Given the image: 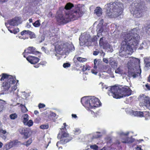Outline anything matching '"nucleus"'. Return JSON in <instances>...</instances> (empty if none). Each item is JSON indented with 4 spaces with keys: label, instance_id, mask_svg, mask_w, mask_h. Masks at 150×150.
Returning a JSON list of instances; mask_svg holds the SVG:
<instances>
[{
    "label": "nucleus",
    "instance_id": "nucleus-45",
    "mask_svg": "<svg viewBox=\"0 0 150 150\" xmlns=\"http://www.w3.org/2000/svg\"><path fill=\"white\" fill-rule=\"evenodd\" d=\"M74 132L75 134H78L81 133V131L79 128H76L74 130Z\"/></svg>",
    "mask_w": 150,
    "mask_h": 150
},
{
    "label": "nucleus",
    "instance_id": "nucleus-5",
    "mask_svg": "<svg viewBox=\"0 0 150 150\" xmlns=\"http://www.w3.org/2000/svg\"><path fill=\"white\" fill-rule=\"evenodd\" d=\"M81 102L82 105L88 110H90L92 114L94 112L92 110L101 105L100 100L94 96L83 97L81 98Z\"/></svg>",
    "mask_w": 150,
    "mask_h": 150
},
{
    "label": "nucleus",
    "instance_id": "nucleus-49",
    "mask_svg": "<svg viewBox=\"0 0 150 150\" xmlns=\"http://www.w3.org/2000/svg\"><path fill=\"white\" fill-rule=\"evenodd\" d=\"M90 147L91 149L95 150H98V146L95 144L91 145Z\"/></svg>",
    "mask_w": 150,
    "mask_h": 150
},
{
    "label": "nucleus",
    "instance_id": "nucleus-1",
    "mask_svg": "<svg viewBox=\"0 0 150 150\" xmlns=\"http://www.w3.org/2000/svg\"><path fill=\"white\" fill-rule=\"evenodd\" d=\"M139 31L138 28H135L122 34L119 56L128 57V55L133 52V49L137 48L140 38L138 34Z\"/></svg>",
    "mask_w": 150,
    "mask_h": 150
},
{
    "label": "nucleus",
    "instance_id": "nucleus-6",
    "mask_svg": "<svg viewBox=\"0 0 150 150\" xmlns=\"http://www.w3.org/2000/svg\"><path fill=\"white\" fill-rule=\"evenodd\" d=\"M55 49L57 54L55 56L58 57V60L61 57V55L68 53L69 52L74 51L75 48L71 42L70 44L68 43H64L61 45H57L55 47Z\"/></svg>",
    "mask_w": 150,
    "mask_h": 150
},
{
    "label": "nucleus",
    "instance_id": "nucleus-28",
    "mask_svg": "<svg viewBox=\"0 0 150 150\" xmlns=\"http://www.w3.org/2000/svg\"><path fill=\"white\" fill-rule=\"evenodd\" d=\"M109 63L112 67L115 68L117 65V63L114 61L112 58H110Z\"/></svg>",
    "mask_w": 150,
    "mask_h": 150
},
{
    "label": "nucleus",
    "instance_id": "nucleus-51",
    "mask_svg": "<svg viewBox=\"0 0 150 150\" xmlns=\"http://www.w3.org/2000/svg\"><path fill=\"white\" fill-rule=\"evenodd\" d=\"M90 69V67H87V66H84V65L83 66V68H82V70L83 71H85L87 70H89Z\"/></svg>",
    "mask_w": 150,
    "mask_h": 150
},
{
    "label": "nucleus",
    "instance_id": "nucleus-57",
    "mask_svg": "<svg viewBox=\"0 0 150 150\" xmlns=\"http://www.w3.org/2000/svg\"><path fill=\"white\" fill-rule=\"evenodd\" d=\"M103 61L104 62H105V63L107 64H108L109 62L108 60L106 58H103Z\"/></svg>",
    "mask_w": 150,
    "mask_h": 150
},
{
    "label": "nucleus",
    "instance_id": "nucleus-31",
    "mask_svg": "<svg viewBox=\"0 0 150 150\" xmlns=\"http://www.w3.org/2000/svg\"><path fill=\"white\" fill-rule=\"evenodd\" d=\"M6 104L5 101L0 99V112L2 111L3 108Z\"/></svg>",
    "mask_w": 150,
    "mask_h": 150
},
{
    "label": "nucleus",
    "instance_id": "nucleus-30",
    "mask_svg": "<svg viewBox=\"0 0 150 150\" xmlns=\"http://www.w3.org/2000/svg\"><path fill=\"white\" fill-rule=\"evenodd\" d=\"M74 7V5L73 4L71 3H68L66 4L64 8V9H71Z\"/></svg>",
    "mask_w": 150,
    "mask_h": 150
},
{
    "label": "nucleus",
    "instance_id": "nucleus-61",
    "mask_svg": "<svg viewBox=\"0 0 150 150\" xmlns=\"http://www.w3.org/2000/svg\"><path fill=\"white\" fill-rule=\"evenodd\" d=\"M5 25L8 28V30L11 33H13V30H11L9 28V27L8 26V24L7 23H5Z\"/></svg>",
    "mask_w": 150,
    "mask_h": 150
},
{
    "label": "nucleus",
    "instance_id": "nucleus-14",
    "mask_svg": "<svg viewBox=\"0 0 150 150\" xmlns=\"http://www.w3.org/2000/svg\"><path fill=\"white\" fill-rule=\"evenodd\" d=\"M20 133L24 136V137L26 139L28 138L34 131L31 130L29 128L21 127L19 129Z\"/></svg>",
    "mask_w": 150,
    "mask_h": 150
},
{
    "label": "nucleus",
    "instance_id": "nucleus-47",
    "mask_svg": "<svg viewBox=\"0 0 150 150\" xmlns=\"http://www.w3.org/2000/svg\"><path fill=\"white\" fill-rule=\"evenodd\" d=\"M145 66L144 67V69L145 70H147L149 69H150V63H145Z\"/></svg>",
    "mask_w": 150,
    "mask_h": 150
},
{
    "label": "nucleus",
    "instance_id": "nucleus-37",
    "mask_svg": "<svg viewBox=\"0 0 150 150\" xmlns=\"http://www.w3.org/2000/svg\"><path fill=\"white\" fill-rule=\"evenodd\" d=\"M129 132H128L126 133H124L122 131H119L117 132V134L118 135L122 136H127L128 135Z\"/></svg>",
    "mask_w": 150,
    "mask_h": 150
},
{
    "label": "nucleus",
    "instance_id": "nucleus-38",
    "mask_svg": "<svg viewBox=\"0 0 150 150\" xmlns=\"http://www.w3.org/2000/svg\"><path fill=\"white\" fill-rule=\"evenodd\" d=\"M77 59L79 61L81 62H86L87 60V59L86 58H83L80 57H77Z\"/></svg>",
    "mask_w": 150,
    "mask_h": 150
},
{
    "label": "nucleus",
    "instance_id": "nucleus-46",
    "mask_svg": "<svg viewBox=\"0 0 150 150\" xmlns=\"http://www.w3.org/2000/svg\"><path fill=\"white\" fill-rule=\"evenodd\" d=\"M17 116L16 114L14 113L10 115V117L11 119H15L17 117Z\"/></svg>",
    "mask_w": 150,
    "mask_h": 150
},
{
    "label": "nucleus",
    "instance_id": "nucleus-50",
    "mask_svg": "<svg viewBox=\"0 0 150 150\" xmlns=\"http://www.w3.org/2000/svg\"><path fill=\"white\" fill-rule=\"evenodd\" d=\"M75 7L77 8V9H80L81 8H84V5L83 4H79L75 6Z\"/></svg>",
    "mask_w": 150,
    "mask_h": 150
},
{
    "label": "nucleus",
    "instance_id": "nucleus-10",
    "mask_svg": "<svg viewBox=\"0 0 150 150\" xmlns=\"http://www.w3.org/2000/svg\"><path fill=\"white\" fill-rule=\"evenodd\" d=\"M128 109H126L127 113L131 115H134L139 117H145L146 119H148L150 118V113L148 112H141L134 111L130 110L128 111Z\"/></svg>",
    "mask_w": 150,
    "mask_h": 150
},
{
    "label": "nucleus",
    "instance_id": "nucleus-34",
    "mask_svg": "<svg viewBox=\"0 0 150 150\" xmlns=\"http://www.w3.org/2000/svg\"><path fill=\"white\" fill-rule=\"evenodd\" d=\"M23 122L24 124L27 122L28 120V116L27 114H25L23 116Z\"/></svg>",
    "mask_w": 150,
    "mask_h": 150
},
{
    "label": "nucleus",
    "instance_id": "nucleus-7",
    "mask_svg": "<svg viewBox=\"0 0 150 150\" xmlns=\"http://www.w3.org/2000/svg\"><path fill=\"white\" fill-rule=\"evenodd\" d=\"M62 132H60L58 135L57 137L58 139H61L59 142H57L56 146L59 147V145L61 144H65L71 140L72 138L69 137V134L63 131L62 129H61Z\"/></svg>",
    "mask_w": 150,
    "mask_h": 150
},
{
    "label": "nucleus",
    "instance_id": "nucleus-53",
    "mask_svg": "<svg viewBox=\"0 0 150 150\" xmlns=\"http://www.w3.org/2000/svg\"><path fill=\"white\" fill-rule=\"evenodd\" d=\"M17 88V86L16 85H14L12 86L11 88V93L13 92V94L14 93V91L16 90Z\"/></svg>",
    "mask_w": 150,
    "mask_h": 150
},
{
    "label": "nucleus",
    "instance_id": "nucleus-36",
    "mask_svg": "<svg viewBox=\"0 0 150 150\" xmlns=\"http://www.w3.org/2000/svg\"><path fill=\"white\" fill-rule=\"evenodd\" d=\"M8 76L6 74H2V75H0V81H2L5 80Z\"/></svg>",
    "mask_w": 150,
    "mask_h": 150
},
{
    "label": "nucleus",
    "instance_id": "nucleus-59",
    "mask_svg": "<svg viewBox=\"0 0 150 150\" xmlns=\"http://www.w3.org/2000/svg\"><path fill=\"white\" fill-rule=\"evenodd\" d=\"M91 72L93 74H94L95 75H96L97 74V72L96 71V69H92L91 70Z\"/></svg>",
    "mask_w": 150,
    "mask_h": 150
},
{
    "label": "nucleus",
    "instance_id": "nucleus-60",
    "mask_svg": "<svg viewBox=\"0 0 150 150\" xmlns=\"http://www.w3.org/2000/svg\"><path fill=\"white\" fill-rule=\"evenodd\" d=\"M146 32L149 34H150V28L147 27L146 28Z\"/></svg>",
    "mask_w": 150,
    "mask_h": 150
},
{
    "label": "nucleus",
    "instance_id": "nucleus-4",
    "mask_svg": "<svg viewBox=\"0 0 150 150\" xmlns=\"http://www.w3.org/2000/svg\"><path fill=\"white\" fill-rule=\"evenodd\" d=\"M127 67L128 68L129 74L130 77L134 78L140 75L141 70L139 66V60L137 58L130 57L127 59Z\"/></svg>",
    "mask_w": 150,
    "mask_h": 150
},
{
    "label": "nucleus",
    "instance_id": "nucleus-13",
    "mask_svg": "<svg viewBox=\"0 0 150 150\" xmlns=\"http://www.w3.org/2000/svg\"><path fill=\"white\" fill-rule=\"evenodd\" d=\"M96 39L97 38L96 36L91 39L90 35L88 34L81 35L79 38L80 44L81 45H83L90 41L94 42Z\"/></svg>",
    "mask_w": 150,
    "mask_h": 150
},
{
    "label": "nucleus",
    "instance_id": "nucleus-42",
    "mask_svg": "<svg viewBox=\"0 0 150 150\" xmlns=\"http://www.w3.org/2000/svg\"><path fill=\"white\" fill-rule=\"evenodd\" d=\"M49 127V125L47 124H46L40 125V128L42 129H48Z\"/></svg>",
    "mask_w": 150,
    "mask_h": 150
},
{
    "label": "nucleus",
    "instance_id": "nucleus-8",
    "mask_svg": "<svg viewBox=\"0 0 150 150\" xmlns=\"http://www.w3.org/2000/svg\"><path fill=\"white\" fill-rule=\"evenodd\" d=\"M16 78L12 76L8 75L6 78L4 80L5 81L4 82L2 87L3 91H7L12 85L15 83L16 82Z\"/></svg>",
    "mask_w": 150,
    "mask_h": 150
},
{
    "label": "nucleus",
    "instance_id": "nucleus-27",
    "mask_svg": "<svg viewBox=\"0 0 150 150\" xmlns=\"http://www.w3.org/2000/svg\"><path fill=\"white\" fill-rule=\"evenodd\" d=\"M115 73L119 75H122L125 74V72L122 67H119L115 70Z\"/></svg>",
    "mask_w": 150,
    "mask_h": 150
},
{
    "label": "nucleus",
    "instance_id": "nucleus-15",
    "mask_svg": "<svg viewBox=\"0 0 150 150\" xmlns=\"http://www.w3.org/2000/svg\"><path fill=\"white\" fill-rule=\"evenodd\" d=\"M123 10H107L106 15L110 18H116L121 15Z\"/></svg>",
    "mask_w": 150,
    "mask_h": 150
},
{
    "label": "nucleus",
    "instance_id": "nucleus-24",
    "mask_svg": "<svg viewBox=\"0 0 150 150\" xmlns=\"http://www.w3.org/2000/svg\"><path fill=\"white\" fill-rule=\"evenodd\" d=\"M8 133L5 130L3 129H0V137L3 139L5 140L7 138V135L8 134Z\"/></svg>",
    "mask_w": 150,
    "mask_h": 150
},
{
    "label": "nucleus",
    "instance_id": "nucleus-20",
    "mask_svg": "<svg viewBox=\"0 0 150 150\" xmlns=\"http://www.w3.org/2000/svg\"><path fill=\"white\" fill-rule=\"evenodd\" d=\"M27 60L31 64H35L37 63L39 60V59L37 57L30 56L26 58Z\"/></svg>",
    "mask_w": 150,
    "mask_h": 150
},
{
    "label": "nucleus",
    "instance_id": "nucleus-32",
    "mask_svg": "<svg viewBox=\"0 0 150 150\" xmlns=\"http://www.w3.org/2000/svg\"><path fill=\"white\" fill-rule=\"evenodd\" d=\"M12 147L18 146L20 144V142L17 140H14L11 141Z\"/></svg>",
    "mask_w": 150,
    "mask_h": 150
},
{
    "label": "nucleus",
    "instance_id": "nucleus-17",
    "mask_svg": "<svg viewBox=\"0 0 150 150\" xmlns=\"http://www.w3.org/2000/svg\"><path fill=\"white\" fill-rule=\"evenodd\" d=\"M103 38L105 39V38L103 37L100 38L99 42L100 46L104 49H111L112 48V46L107 42H104Z\"/></svg>",
    "mask_w": 150,
    "mask_h": 150
},
{
    "label": "nucleus",
    "instance_id": "nucleus-9",
    "mask_svg": "<svg viewBox=\"0 0 150 150\" xmlns=\"http://www.w3.org/2000/svg\"><path fill=\"white\" fill-rule=\"evenodd\" d=\"M16 78L12 76L8 75L6 78L4 80L5 81L4 82L2 87L3 91H7L12 85L15 83L16 82Z\"/></svg>",
    "mask_w": 150,
    "mask_h": 150
},
{
    "label": "nucleus",
    "instance_id": "nucleus-52",
    "mask_svg": "<svg viewBox=\"0 0 150 150\" xmlns=\"http://www.w3.org/2000/svg\"><path fill=\"white\" fill-rule=\"evenodd\" d=\"M63 67L65 68L69 67L70 66V64L69 63H64L63 64Z\"/></svg>",
    "mask_w": 150,
    "mask_h": 150
},
{
    "label": "nucleus",
    "instance_id": "nucleus-16",
    "mask_svg": "<svg viewBox=\"0 0 150 150\" xmlns=\"http://www.w3.org/2000/svg\"><path fill=\"white\" fill-rule=\"evenodd\" d=\"M21 23V18L19 17H16L8 21V23H6L8 24V25H10L15 26L18 25Z\"/></svg>",
    "mask_w": 150,
    "mask_h": 150
},
{
    "label": "nucleus",
    "instance_id": "nucleus-41",
    "mask_svg": "<svg viewBox=\"0 0 150 150\" xmlns=\"http://www.w3.org/2000/svg\"><path fill=\"white\" fill-rule=\"evenodd\" d=\"M25 125H28L29 127L32 126L33 124V122L32 120H30L29 121H28L24 124Z\"/></svg>",
    "mask_w": 150,
    "mask_h": 150
},
{
    "label": "nucleus",
    "instance_id": "nucleus-26",
    "mask_svg": "<svg viewBox=\"0 0 150 150\" xmlns=\"http://www.w3.org/2000/svg\"><path fill=\"white\" fill-rule=\"evenodd\" d=\"M149 42L148 41H143L140 45V47L139 49H142L143 48L146 49L148 48V44Z\"/></svg>",
    "mask_w": 150,
    "mask_h": 150
},
{
    "label": "nucleus",
    "instance_id": "nucleus-21",
    "mask_svg": "<svg viewBox=\"0 0 150 150\" xmlns=\"http://www.w3.org/2000/svg\"><path fill=\"white\" fill-rule=\"evenodd\" d=\"M130 12L134 17L136 18L141 17L142 14V10H131Z\"/></svg>",
    "mask_w": 150,
    "mask_h": 150
},
{
    "label": "nucleus",
    "instance_id": "nucleus-62",
    "mask_svg": "<svg viewBox=\"0 0 150 150\" xmlns=\"http://www.w3.org/2000/svg\"><path fill=\"white\" fill-rule=\"evenodd\" d=\"M99 53H100V55L104 57L105 54V53L102 51H101Z\"/></svg>",
    "mask_w": 150,
    "mask_h": 150
},
{
    "label": "nucleus",
    "instance_id": "nucleus-19",
    "mask_svg": "<svg viewBox=\"0 0 150 150\" xmlns=\"http://www.w3.org/2000/svg\"><path fill=\"white\" fill-rule=\"evenodd\" d=\"M35 48L33 47H29L27 50H24L23 53L24 57H26V54H37L39 53V52L38 51H36Z\"/></svg>",
    "mask_w": 150,
    "mask_h": 150
},
{
    "label": "nucleus",
    "instance_id": "nucleus-55",
    "mask_svg": "<svg viewBox=\"0 0 150 150\" xmlns=\"http://www.w3.org/2000/svg\"><path fill=\"white\" fill-rule=\"evenodd\" d=\"M45 105L44 104L41 103L39 104L38 105L39 108H44L45 107Z\"/></svg>",
    "mask_w": 150,
    "mask_h": 150
},
{
    "label": "nucleus",
    "instance_id": "nucleus-3",
    "mask_svg": "<svg viewBox=\"0 0 150 150\" xmlns=\"http://www.w3.org/2000/svg\"><path fill=\"white\" fill-rule=\"evenodd\" d=\"M100 85H102L103 90L108 88L110 89L108 93L109 96H112L116 99L128 96L131 94L132 91L129 88H120L118 86H113L111 88L108 87L104 84L100 83Z\"/></svg>",
    "mask_w": 150,
    "mask_h": 150
},
{
    "label": "nucleus",
    "instance_id": "nucleus-44",
    "mask_svg": "<svg viewBox=\"0 0 150 150\" xmlns=\"http://www.w3.org/2000/svg\"><path fill=\"white\" fill-rule=\"evenodd\" d=\"M94 13L97 16H100L102 14V10H95Z\"/></svg>",
    "mask_w": 150,
    "mask_h": 150
},
{
    "label": "nucleus",
    "instance_id": "nucleus-64",
    "mask_svg": "<svg viewBox=\"0 0 150 150\" xmlns=\"http://www.w3.org/2000/svg\"><path fill=\"white\" fill-rule=\"evenodd\" d=\"M146 88L149 90H150V85L147 84L145 86Z\"/></svg>",
    "mask_w": 150,
    "mask_h": 150
},
{
    "label": "nucleus",
    "instance_id": "nucleus-35",
    "mask_svg": "<svg viewBox=\"0 0 150 150\" xmlns=\"http://www.w3.org/2000/svg\"><path fill=\"white\" fill-rule=\"evenodd\" d=\"M0 14L1 16L4 18L8 16L6 10H1V11H0Z\"/></svg>",
    "mask_w": 150,
    "mask_h": 150
},
{
    "label": "nucleus",
    "instance_id": "nucleus-33",
    "mask_svg": "<svg viewBox=\"0 0 150 150\" xmlns=\"http://www.w3.org/2000/svg\"><path fill=\"white\" fill-rule=\"evenodd\" d=\"M30 2V5L33 7L35 6L38 4V1L36 0H28Z\"/></svg>",
    "mask_w": 150,
    "mask_h": 150
},
{
    "label": "nucleus",
    "instance_id": "nucleus-25",
    "mask_svg": "<svg viewBox=\"0 0 150 150\" xmlns=\"http://www.w3.org/2000/svg\"><path fill=\"white\" fill-rule=\"evenodd\" d=\"M121 141L122 142L124 143H131L135 141V139L131 137H127L125 139H122Z\"/></svg>",
    "mask_w": 150,
    "mask_h": 150
},
{
    "label": "nucleus",
    "instance_id": "nucleus-29",
    "mask_svg": "<svg viewBox=\"0 0 150 150\" xmlns=\"http://www.w3.org/2000/svg\"><path fill=\"white\" fill-rule=\"evenodd\" d=\"M4 147V150H8L13 147L11 141L6 144Z\"/></svg>",
    "mask_w": 150,
    "mask_h": 150
},
{
    "label": "nucleus",
    "instance_id": "nucleus-40",
    "mask_svg": "<svg viewBox=\"0 0 150 150\" xmlns=\"http://www.w3.org/2000/svg\"><path fill=\"white\" fill-rule=\"evenodd\" d=\"M101 136V135L100 134V133L99 132H96L93 136V138H100Z\"/></svg>",
    "mask_w": 150,
    "mask_h": 150
},
{
    "label": "nucleus",
    "instance_id": "nucleus-23",
    "mask_svg": "<svg viewBox=\"0 0 150 150\" xmlns=\"http://www.w3.org/2000/svg\"><path fill=\"white\" fill-rule=\"evenodd\" d=\"M21 34L22 35L26 34H29L30 35L31 38H35V34L29 30H24L21 33Z\"/></svg>",
    "mask_w": 150,
    "mask_h": 150
},
{
    "label": "nucleus",
    "instance_id": "nucleus-2",
    "mask_svg": "<svg viewBox=\"0 0 150 150\" xmlns=\"http://www.w3.org/2000/svg\"><path fill=\"white\" fill-rule=\"evenodd\" d=\"M83 13L81 10H58L56 18L58 23L63 24L77 19Z\"/></svg>",
    "mask_w": 150,
    "mask_h": 150
},
{
    "label": "nucleus",
    "instance_id": "nucleus-43",
    "mask_svg": "<svg viewBox=\"0 0 150 150\" xmlns=\"http://www.w3.org/2000/svg\"><path fill=\"white\" fill-rule=\"evenodd\" d=\"M33 24L34 27H38L40 26V24L39 22V21L38 20L33 23Z\"/></svg>",
    "mask_w": 150,
    "mask_h": 150
},
{
    "label": "nucleus",
    "instance_id": "nucleus-54",
    "mask_svg": "<svg viewBox=\"0 0 150 150\" xmlns=\"http://www.w3.org/2000/svg\"><path fill=\"white\" fill-rule=\"evenodd\" d=\"M102 9V8L100 7H97L96 8L95 6H92L90 7V9Z\"/></svg>",
    "mask_w": 150,
    "mask_h": 150
},
{
    "label": "nucleus",
    "instance_id": "nucleus-18",
    "mask_svg": "<svg viewBox=\"0 0 150 150\" xmlns=\"http://www.w3.org/2000/svg\"><path fill=\"white\" fill-rule=\"evenodd\" d=\"M130 8L133 9H143L146 8V6L145 4L141 3H137L134 1L132 4Z\"/></svg>",
    "mask_w": 150,
    "mask_h": 150
},
{
    "label": "nucleus",
    "instance_id": "nucleus-22",
    "mask_svg": "<svg viewBox=\"0 0 150 150\" xmlns=\"http://www.w3.org/2000/svg\"><path fill=\"white\" fill-rule=\"evenodd\" d=\"M96 30L97 33V36L99 37L100 35H102V33H103L104 32L103 28L102 23H100L98 24Z\"/></svg>",
    "mask_w": 150,
    "mask_h": 150
},
{
    "label": "nucleus",
    "instance_id": "nucleus-58",
    "mask_svg": "<svg viewBox=\"0 0 150 150\" xmlns=\"http://www.w3.org/2000/svg\"><path fill=\"white\" fill-rule=\"evenodd\" d=\"M50 116L52 117V118H54V117H55L56 116V115L55 113L54 112H51L50 114Z\"/></svg>",
    "mask_w": 150,
    "mask_h": 150
},
{
    "label": "nucleus",
    "instance_id": "nucleus-39",
    "mask_svg": "<svg viewBox=\"0 0 150 150\" xmlns=\"http://www.w3.org/2000/svg\"><path fill=\"white\" fill-rule=\"evenodd\" d=\"M32 142V139H30L26 142L23 143V144L28 146Z\"/></svg>",
    "mask_w": 150,
    "mask_h": 150
},
{
    "label": "nucleus",
    "instance_id": "nucleus-12",
    "mask_svg": "<svg viewBox=\"0 0 150 150\" xmlns=\"http://www.w3.org/2000/svg\"><path fill=\"white\" fill-rule=\"evenodd\" d=\"M106 9H123L124 6L122 4L118 1L112 4L109 3L105 5Z\"/></svg>",
    "mask_w": 150,
    "mask_h": 150
},
{
    "label": "nucleus",
    "instance_id": "nucleus-48",
    "mask_svg": "<svg viewBox=\"0 0 150 150\" xmlns=\"http://www.w3.org/2000/svg\"><path fill=\"white\" fill-rule=\"evenodd\" d=\"M144 62L145 63H150V57H145L144 59Z\"/></svg>",
    "mask_w": 150,
    "mask_h": 150
},
{
    "label": "nucleus",
    "instance_id": "nucleus-11",
    "mask_svg": "<svg viewBox=\"0 0 150 150\" xmlns=\"http://www.w3.org/2000/svg\"><path fill=\"white\" fill-rule=\"evenodd\" d=\"M138 99L140 101V106L145 107L150 110V100L149 97L142 94L139 96Z\"/></svg>",
    "mask_w": 150,
    "mask_h": 150
},
{
    "label": "nucleus",
    "instance_id": "nucleus-63",
    "mask_svg": "<svg viewBox=\"0 0 150 150\" xmlns=\"http://www.w3.org/2000/svg\"><path fill=\"white\" fill-rule=\"evenodd\" d=\"M141 149V146H137L136 148V150H140Z\"/></svg>",
    "mask_w": 150,
    "mask_h": 150
},
{
    "label": "nucleus",
    "instance_id": "nucleus-56",
    "mask_svg": "<svg viewBox=\"0 0 150 150\" xmlns=\"http://www.w3.org/2000/svg\"><path fill=\"white\" fill-rule=\"evenodd\" d=\"M19 31V28H16V29H15L13 30V33L16 34Z\"/></svg>",
    "mask_w": 150,
    "mask_h": 150
}]
</instances>
